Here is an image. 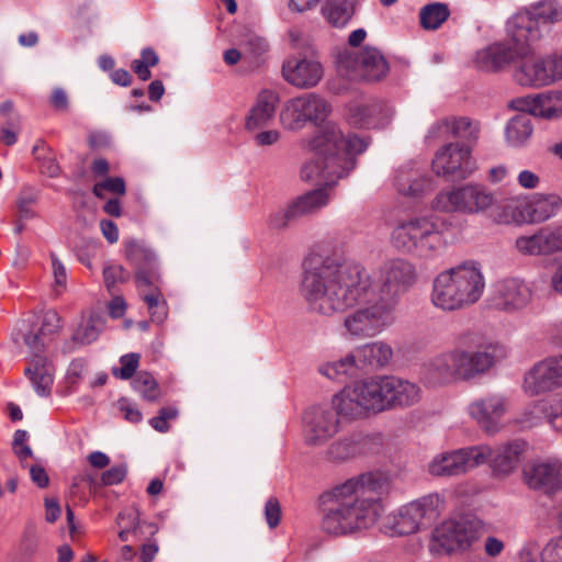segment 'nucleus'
I'll return each mask as SVG.
<instances>
[{
	"mask_svg": "<svg viewBox=\"0 0 562 562\" xmlns=\"http://www.w3.org/2000/svg\"><path fill=\"white\" fill-rule=\"evenodd\" d=\"M562 22V3L559 0H538L525 7L506 23L507 36L516 41H539L543 30Z\"/></svg>",
	"mask_w": 562,
	"mask_h": 562,
	"instance_id": "nucleus-8",
	"label": "nucleus"
},
{
	"mask_svg": "<svg viewBox=\"0 0 562 562\" xmlns=\"http://www.w3.org/2000/svg\"><path fill=\"white\" fill-rule=\"evenodd\" d=\"M137 290L139 296L147 305L151 322L162 324L168 316V304L159 290L158 284Z\"/></svg>",
	"mask_w": 562,
	"mask_h": 562,
	"instance_id": "nucleus-41",
	"label": "nucleus"
},
{
	"mask_svg": "<svg viewBox=\"0 0 562 562\" xmlns=\"http://www.w3.org/2000/svg\"><path fill=\"white\" fill-rule=\"evenodd\" d=\"M126 260L134 268L137 289L158 284L161 280L156 252L142 240L124 243Z\"/></svg>",
	"mask_w": 562,
	"mask_h": 562,
	"instance_id": "nucleus-19",
	"label": "nucleus"
},
{
	"mask_svg": "<svg viewBox=\"0 0 562 562\" xmlns=\"http://www.w3.org/2000/svg\"><path fill=\"white\" fill-rule=\"evenodd\" d=\"M417 280L415 265L408 259L395 257L385 260L379 267L375 279L370 277V285L366 290L395 312L402 296Z\"/></svg>",
	"mask_w": 562,
	"mask_h": 562,
	"instance_id": "nucleus-7",
	"label": "nucleus"
},
{
	"mask_svg": "<svg viewBox=\"0 0 562 562\" xmlns=\"http://www.w3.org/2000/svg\"><path fill=\"white\" fill-rule=\"evenodd\" d=\"M531 42L516 41L508 36L506 42H497L479 50L475 56V66L487 72H496L526 57L530 50Z\"/></svg>",
	"mask_w": 562,
	"mask_h": 562,
	"instance_id": "nucleus-15",
	"label": "nucleus"
},
{
	"mask_svg": "<svg viewBox=\"0 0 562 562\" xmlns=\"http://www.w3.org/2000/svg\"><path fill=\"white\" fill-rule=\"evenodd\" d=\"M37 201V193L32 188H23L18 199V207L20 216L29 220L34 216L32 205Z\"/></svg>",
	"mask_w": 562,
	"mask_h": 562,
	"instance_id": "nucleus-52",
	"label": "nucleus"
},
{
	"mask_svg": "<svg viewBox=\"0 0 562 562\" xmlns=\"http://www.w3.org/2000/svg\"><path fill=\"white\" fill-rule=\"evenodd\" d=\"M541 562H562V537L547 543L541 551Z\"/></svg>",
	"mask_w": 562,
	"mask_h": 562,
	"instance_id": "nucleus-58",
	"label": "nucleus"
},
{
	"mask_svg": "<svg viewBox=\"0 0 562 562\" xmlns=\"http://www.w3.org/2000/svg\"><path fill=\"white\" fill-rule=\"evenodd\" d=\"M340 70H346L351 79L379 81L389 72V64L382 53L371 46L358 53L345 50L338 55Z\"/></svg>",
	"mask_w": 562,
	"mask_h": 562,
	"instance_id": "nucleus-14",
	"label": "nucleus"
},
{
	"mask_svg": "<svg viewBox=\"0 0 562 562\" xmlns=\"http://www.w3.org/2000/svg\"><path fill=\"white\" fill-rule=\"evenodd\" d=\"M49 102L52 106L57 111H68L69 99L67 92L63 88L57 87L53 89Z\"/></svg>",
	"mask_w": 562,
	"mask_h": 562,
	"instance_id": "nucleus-64",
	"label": "nucleus"
},
{
	"mask_svg": "<svg viewBox=\"0 0 562 562\" xmlns=\"http://www.w3.org/2000/svg\"><path fill=\"white\" fill-rule=\"evenodd\" d=\"M323 14L335 27H344L355 14V0H328Z\"/></svg>",
	"mask_w": 562,
	"mask_h": 562,
	"instance_id": "nucleus-43",
	"label": "nucleus"
},
{
	"mask_svg": "<svg viewBox=\"0 0 562 562\" xmlns=\"http://www.w3.org/2000/svg\"><path fill=\"white\" fill-rule=\"evenodd\" d=\"M368 416L383 412L382 378H371L350 384Z\"/></svg>",
	"mask_w": 562,
	"mask_h": 562,
	"instance_id": "nucleus-36",
	"label": "nucleus"
},
{
	"mask_svg": "<svg viewBox=\"0 0 562 562\" xmlns=\"http://www.w3.org/2000/svg\"><path fill=\"white\" fill-rule=\"evenodd\" d=\"M485 289L479 262L467 260L438 273L432 281L431 303L442 311H457L475 304Z\"/></svg>",
	"mask_w": 562,
	"mask_h": 562,
	"instance_id": "nucleus-4",
	"label": "nucleus"
},
{
	"mask_svg": "<svg viewBox=\"0 0 562 562\" xmlns=\"http://www.w3.org/2000/svg\"><path fill=\"white\" fill-rule=\"evenodd\" d=\"M450 16L448 4L431 2L424 5L419 11V22L424 30H438Z\"/></svg>",
	"mask_w": 562,
	"mask_h": 562,
	"instance_id": "nucleus-44",
	"label": "nucleus"
},
{
	"mask_svg": "<svg viewBox=\"0 0 562 562\" xmlns=\"http://www.w3.org/2000/svg\"><path fill=\"white\" fill-rule=\"evenodd\" d=\"M533 297L532 285L520 278H506L494 285L490 299L495 310L514 313L526 308Z\"/></svg>",
	"mask_w": 562,
	"mask_h": 562,
	"instance_id": "nucleus-20",
	"label": "nucleus"
},
{
	"mask_svg": "<svg viewBox=\"0 0 562 562\" xmlns=\"http://www.w3.org/2000/svg\"><path fill=\"white\" fill-rule=\"evenodd\" d=\"M494 221L498 224L529 223L527 201L506 200L497 206Z\"/></svg>",
	"mask_w": 562,
	"mask_h": 562,
	"instance_id": "nucleus-42",
	"label": "nucleus"
},
{
	"mask_svg": "<svg viewBox=\"0 0 562 562\" xmlns=\"http://www.w3.org/2000/svg\"><path fill=\"white\" fill-rule=\"evenodd\" d=\"M519 66L515 70V80L524 87L541 88L548 86L549 76L540 57L530 55V53L519 58Z\"/></svg>",
	"mask_w": 562,
	"mask_h": 562,
	"instance_id": "nucleus-34",
	"label": "nucleus"
},
{
	"mask_svg": "<svg viewBox=\"0 0 562 562\" xmlns=\"http://www.w3.org/2000/svg\"><path fill=\"white\" fill-rule=\"evenodd\" d=\"M130 272L121 265H110L103 269L104 284L109 292H113L117 283H125L130 280Z\"/></svg>",
	"mask_w": 562,
	"mask_h": 562,
	"instance_id": "nucleus-50",
	"label": "nucleus"
},
{
	"mask_svg": "<svg viewBox=\"0 0 562 562\" xmlns=\"http://www.w3.org/2000/svg\"><path fill=\"white\" fill-rule=\"evenodd\" d=\"M382 378L383 412L395 407L416 404L422 397L420 387L413 382L396 376Z\"/></svg>",
	"mask_w": 562,
	"mask_h": 562,
	"instance_id": "nucleus-26",
	"label": "nucleus"
},
{
	"mask_svg": "<svg viewBox=\"0 0 562 562\" xmlns=\"http://www.w3.org/2000/svg\"><path fill=\"white\" fill-rule=\"evenodd\" d=\"M481 522L469 517L442 521L431 532L429 549L434 554L463 552L479 539Z\"/></svg>",
	"mask_w": 562,
	"mask_h": 562,
	"instance_id": "nucleus-10",
	"label": "nucleus"
},
{
	"mask_svg": "<svg viewBox=\"0 0 562 562\" xmlns=\"http://www.w3.org/2000/svg\"><path fill=\"white\" fill-rule=\"evenodd\" d=\"M279 102L280 95L278 92L270 89L261 90L246 116L245 128L255 131L268 125L274 117Z\"/></svg>",
	"mask_w": 562,
	"mask_h": 562,
	"instance_id": "nucleus-30",
	"label": "nucleus"
},
{
	"mask_svg": "<svg viewBox=\"0 0 562 562\" xmlns=\"http://www.w3.org/2000/svg\"><path fill=\"white\" fill-rule=\"evenodd\" d=\"M541 60L549 76L548 86L562 79V55L552 54Z\"/></svg>",
	"mask_w": 562,
	"mask_h": 562,
	"instance_id": "nucleus-57",
	"label": "nucleus"
},
{
	"mask_svg": "<svg viewBox=\"0 0 562 562\" xmlns=\"http://www.w3.org/2000/svg\"><path fill=\"white\" fill-rule=\"evenodd\" d=\"M513 106L519 112H529L546 120L562 117V91H548L513 100Z\"/></svg>",
	"mask_w": 562,
	"mask_h": 562,
	"instance_id": "nucleus-25",
	"label": "nucleus"
},
{
	"mask_svg": "<svg viewBox=\"0 0 562 562\" xmlns=\"http://www.w3.org/2000/svg\"><path fill=\"white\" fill-rule=\"evenodd\" d=\"M442 499L438 494H428L415 499L386 518L384 525L392 536H407L417 532L426 522H430L440 513Z\"/></svg>",
	"mask_w": 562,
	"mask_h": 562,
	"instance_id": "nucleus-11",
	"label": "nucleus"
},
{
	"mask_svg": "<svg viewBox=\"0 0 562 562\" xmlns=\"http://www.w3.org/2000/svg\"><path fill=\"white\" fill-rule=\"evenodd\" d=\"M562 207V198L555 193L535 194L527 201L529 223H541L554 216Z\"/></svg>",
	"mask_w": 562,
	"mask_h": 562,
	"instance_id": "nucleus-38",
	"label": "nucleus"
},
{
	"mask_svg": "<svg viewBox=\"0 0 562 562\" xmlns=\"http://www.w3.org/2000/svg\"><path fill=\"white\" fill-rule=\"evenodd\" d=\"M542 419H546L553 429L562 430V398L553 397L533 404L524 413L520 423L525 427H533Z\"/></svg>",
	"mask_w": 562,
	"mask_h": 562,
	"instance_id": "nucleus-31",
	"label": "nucleus"
},
{
	"mask_svg": "<svg viewBox=\"0 0 562 562\" xmlns=\"http://www.w3.org/2000/svg\"><path fill=\"white\" fill-rule=\"evenodd\" d=\"M393 110L385 103H350L348 105V122L358 128H383L392 120Z\"/></svg>",
	"mask_w": 562,
	"mask_h": 562,
	"instance_id": "nucleus-27",
	"label": "nucleus"
},
{
	"mask_svg": "<svg viewBox=\"0 0 562 562\" xmlns=\"http://www.w3.org/2000/svg\"><path fill=\"white\" fill-rule=\"evenodd\" d=\"M328 202L329 194L326 188L311 190L294 199L285 209L272 213L268 224L273 229H283L296 220L319 211Z\"/></svg>",
	"mask_w": 562,
	"mask_h": 562,
	"instance_id": "nucleus-17",
	"label": "nucleus"
},
{
	"mask_svg": "<svg viewBox=\"0 0 562 562\" xmlns=\"http://www.w3.org/2000/svg\"><path fill=\"white\" fill-rule=\"evenodd\" d=\"M330 113L328 102L316 93H306L288 100L281 112L280 121L284 128L299 131L307 122L318 124Z\"/></svg>",
	"mask_w": 562,
	"mask_h": 562,
	"instance_id": "nucleus-13",
	"label": "nucleus"
},
{
	"mask_svg": "<svg viewBox=\"0 0 562 562\" xmlns=\"http://www.w3.org/2000/svg\"><path fill=\"white\" fill-rule=\"evenodd\" d=\"M397 187L402 194L418 196L430 187V181L423 176L415 178L400 176L397 178Z\"/></svg>",
	"mask_w": 562,
	"mask_h": 562,
	"instance_id": "nucleus-49",
	"label": "nucleus"
},
{
	"mask_svg": "<svg viewBox=\"0 0 562 562\" xmlns=\"http://www.w3.org/2000/svg\"><path fill=\"white\" fill-rule=\"evenodd\" d=\"M341 418L333 406H313L303 416L304 440L313 447L325 445L340 431Z\"/></svg>",
	"mask_w": 562,
	"mask_h": 562,
	"instance_id": "nucleus-16",
	"label": "nucleus"
},
{
	"mask_svg": "<svg viewBox=\"0 0 562 562\" xmlns=\"http://www.w3.org/2000/svg\"><path fill=\"white\" fill-rule=\"evenodd\" d=\"M494 361L491 352L469 351L458 347L430 359L425 366L424 375L427 382L434 385L469 380L488 371Z\"/></svg>",
	"mask_w": 562,
	"mask_h": 562,
	"instance_id": "nucleus-5",
	"label": "nucleus"
},
{
	"mask_svg": "<svg viewBox=\"0 0 562 562\" xmlns=\"http://www.w3.org/2000/svg\"><path fill=\"white\" fill-rule=\"evenodd\" d=\"M45 336L46 335L41 334L40 330L36 334H29L25 336L24 341L29 347L30 351L33 353V358H36L37 356H43V352L45 350L43 337Z\"/></svg>",
	"mask_w": 562,
	"mask_h": 562,
	"instance_id": "nucleus-63",
	"label": "nucleus"
},
{
	"mask_svg": "<svg viewBox=\"0 0 562 562\" xmlns=\"http://www.w3.org/2000/svg\"><path fill=\"white\" fill-rule=\"evenodd\" d=\"M491 456L492 449L486 445L445 451L430 460L427 471L436 477L459 476L484 464Z\"/></svg>",
	"mask_w": 562,
	"mask_h": 562,
	"instance_id": "nucleus-12",
	"label": "nucleus"
},
{
	"mask_svg": "<svg viewBox=\"0 0 562 562\" xmlns=\"http://www.w3.org/2000/svg\"><path fill=\"white\" fill-rule=\"evenodd\" d=\"M368 142L357 135L345 137L335 123L328 122L310 139L308 148L316 158L301 169L304 181H323L334 186L356 167V156L362 154Z\"/></svg>",
	"mask_w": 562,
	"mask_h": 562,
	"instance_id": "nucleus-3",
	"label": "nucleus"
},
{
	"mask_svg": "<svg viewBox=\"0 0 562 562\" xmlns=\"http://www.w3.org/2000/svg\"><path fill=\"white\" fill-rule=\"evenodd\" d=\"M359 369L360 364L353 351L338 360L322 364L318 368V372L329 380L344 382L347 379L356 376Z\"/></svg>",
	"mask_w": 562,
	"mask_h": 562,
	"instance_id": "nucleus-40",
	"label": "nucleus"
},
{
	"mask_svg": "<svg viewBox=\"0 0 562 562\" xmlns=\"http://www.w3.org/2000/svg\"><path fill=\"white\" fill-rule=\"evenodd\" d=\"M432 170L437 176L465 179L475 170L471 158V148L461 143L442 146L432 160Z\"/></svg>",
	"mask_w": 562,
	"mask_h": 562,
	"instance_id": "nucleus-18",
	"label": "nucleus"
},
{
	"mask_svg": "<svg viewBox=\"0 0 562 562\" xmlns=\"http://www.w3.org/2000/svg\"><path fill=\"white\" fill-rule=\"evenodd\" d=\"M562 387V353L537 362L524 378V389L539 395Z\"/></svg>",
	"mask_w": 562,
	"mask_h": 562,
	"instance_id": "nucleus-21",
	"label": "nucleus"
},
{
	"mask_svg": "<svg viewBox=\"0 0 562 562\" xmlns=\"http://www.w3.org/2000/svg\"><path fill=\"white\" fill-rule=\"evenodd\" d=\"M61 328V318L55 311H47L40 328L41 334L53 335Z\"/></svg>",
	"mask_w": 562,
	"mask_h": 562,
	"instance_id": "nucleus-61",
	"label": "nucleus"
},
{
	"mask_svg": "<svg viewBox=\"0 0 562 562\" xmlns=\"http://www.w3.org/2000/svg\"><path fill=\"white\" fill-rule=\"evenodd\" d=\"M104 190L123 195L126 192L125 181L121 177H110L99 183H95L92 192L95 196L101 198Z\"/></svg>",
	"mask_w": 562,
	"mask_h": 562,
	"instance_id": "nucleus-54",
	"label": "nucleus"
},
{
	"mask_svg": "<svg viewBox=\"0 0 562 562\" xmlns=\"http://www.w3.org/2000/svg\"><path fill=\"white\" fill-rule=\"evenodd\" d=\"M178 415L179 412L176 407H162L157 416L149 419V425L159 432H167L170 428L168 422L176 419Z\"/></svg>",
	"mask_w": 562,
	"mask_h": 562,
	"instance_id": "nucleus-53",
	"label": "nucleus"
},
{
	"mask_svg": "<svg viewBox=\"0 0 562 562\" xmlns=\"http://www.w3.org/2000/svg\"><path fill=\"white\" fill-rule=\"evenodd\" d=\"M524 477L529 487L554 493L562 488V462L554 459L532 463L525 468Z\"/></svg>",
	"mask_w": 562,
	"mask_h": 562,
	"instance_id": "nucleus-29",
	"label": "nucleus"
},
{
	"mask_svg": "<svg viewBox=\"0 0 562 562\" xmlns=\"http://www.w3.org/2000/svg\"><path fill=\"white\" fill-rule=\"evenodd\" d=\"M37 395L48 396L54 382V368L44 356L32 358L31 366L24 370Z\"/></svg>",
	"mask_w": 562,
	"mask_h": 562,
	"instance_id": "nucleus-37",
	"label": "nucleus"
},
{
	"mask_svg": "<svg viewBox=\"0 0 562 562\" xmlns=\"http://www.w3.org/2000/svg\"><path fill=\"white\" fill-rule=\"evenodd\" d=\"M515 246L526 256H550L562 251V225L542 226L532 235L518 237Z\"/></svg>",
	"mask_w": 562,
	"mask_h": 562,
	"instance_id": "nucleus-22",
	"label": "nucleus"
},
{
	"mask_svg": "<svg viewBox=\"0 0 562 562\" xmlns=\"http://www.w3.org/2000/svg\"><path fill=\"white\" fill-rule=\"evenodd\" d=\"M282 77L297 89H311L322 80L324 70L319 61L312 58H286L282 64Z\"/></svg>",
	"mask_w": 562,
	"mask_h": 562,
	"instance_id": "nucleus-24",
	"label": "nucleus"
},
{
	"mask_svg": "<svg viewBox=\"0 0 562 562\" xmlns=\"http://www.w3.org/2000/svg\"><path fill=\"white\" fill-rule=\"evenodd\" d=\"M526 442L514 440L496 449H492V456L487 461L492 462L493 471L501 475L510 474L519 464L526 451Z\"/></svg>",
	"mask_w": 562,
	"mask_h": 562,
	"instance_id": "nucleus-32",
	"label": "nucleus"
},
{
	"mask_svg": "<svg viewBox=\"0 0 562 562\" xmlns=\"http://www.w3.org/2000/svg\"><path fill=\"white\" fill-rule=\"evenodd\" d=\"M355 352L360 368L368 367L372 370L387 367L393 358L392 347L383 340H375L359 346L356 348Z\"/></svg>",
	"mask_w": 562,
	"mask_h": 562,
	"instance_id": "nucleus-33",
	"label": "nucleus"
},
{
	"mask_svg": "<svg viewBox=\"0 0 562 562\" xmlns=\"http://www.w3.org/2000/svg\"><path fill=\"white\" fill-rule=\"evenodd\" d=\"M529 112H521L512 117L505 127V138L509 146H524L532 136L533 124Z\"/></svg>",
	"mask_w": 562,
	"mask_h": 562,
	"instance_id": "nucleus-39",
	"label": "nucleus"
},
{
	"mask_svg": "<svg viewBox=\"0 0 562 562\" xmlns=\"http://www.w3.org/2000/svg\"><path fill=\"white\" fill-rule=\"evenodd\" d=\"M453 136L463 138L469 143H476L480 137L481 124L467 116L454 119L451 126Z\"/></svg>",
	"mask_w": 562,
	"mask_h": 562,
	"instance_id": "nucleus-48",
	"label": "nucleus"
},
{
	"mask_svg": "<svg viewBox=\"0 0 562 562\" xmlns=\"http://www.w3.org/2000/svg\"><path fill=\"white\" fill-rule=\"evenodd\" d=\"M104 328V319L97 313L89 316L75 331L72 340L81 345H89L95 341Z\"/></svg>",
	"mask_w": 562,
	"mask_h": 562,
	"instance_id": "nucleus-45",
	"label": "nucleus"
},
{
	"mask_svg": "<svg viewBox=\"0 0 562 562\" xmlns=\"http://www.w3.org/2000/svg\"><path fill=\"white\" fill-rule=\"evenodd\" d=\"M133 389L148 402H155L160 396V390L156 379L146 371H140L132 382Z\"/></svg>",
	"mask_w": 562,
	"mask_h": 562,
	"instance_id": "nucleus-47",
	"label": "nucleus"
},
{
	"mask_svg": "<svg viewBox=\"0 0 562 562\" xmlns=\"http://www.w3.org/2000/svg\"><path fill=\"white\" fill-rule=\"evenodd\" d=\"M331 406L342 422L351 423L368 416L350 384L333 396Z\"/></svg>",
	"mask_w": 562,
	"mask_h": 562,
	"instance_id": "nucleus-35",
	"label": "nucleus"
},
{
	"mask_svg": "<svg viewBox=\"0 0 562 562\" xmlns=\"http://www.w3.org/2000/svg\"><path fill=\"white\" fill-rule=\"evenodd\" d=\"M20 130V119L18 115L9 117L7 122V126L1 130L0 140L7 145L12 146L16 143L18 136L16 133Z\"/></svg>",
	"mask_w": 562,
	"mask_h": 562,
	"instance_id": "nucleus-60",
	"label": "nucleus"
},
{
	"mask_svg": "<svg viewBox=\"0 0 562 562\" xmlns=\"http://www.w3.org/2000/svg\"><path fill=\"white\" fill-rule=\"evenodd\" d=\"M375 490L371 473L360 474L324 492L322 529L331 536L351 535L373 526L380 504L369 494Z\"/></svg>",
	"mask_w": 562,
	"mask_h": 562,
	"instance_id": "nucleus-2",
	"label": "nucleus"
},
{
	"mask_svg": "<svg viewBox=\"0 0 562 562\" xmlns=\"http://www.w3.org/2000/svg\"><path fill=\"white\" fill-rule=\"evenodd\" d=\"M139 355L132 352L120 358V368H113L112 374L122 380H130L136 372L139 364Z\"/></svg>",
	"mask_w": 562,
	"mask_h": 562,
	"instance_id": "nucleus-51",
	"label": "nucleus"
},
{
	"mask_svg": "<svg viewBox=\"0 0 562 562\" xmlns=\"http://www.w3.org/2000/svg\"><path fill=\"white\" fill-rule=\"evenodd\" d=\"M117 525L119 527H124V525H127L130 530L135 535L138 532L143 533L142 529L144 524H142L139 520V513L136 507H131L120 513L117 516Z\"/></svg>",
	"mask_w": 562,
	"mask_h": 562,
	"instance_id": "nucleus-56",
	"label": "nucleus"
},
{
	"mask_svg": "<svg viewBox=\"0 0 562 562\" xmlns=\"http://www.w3.org/2000/svg\"><path fill=\"white\" fill-rule=\"evenodd\" d=\"M265 517L269 528L274 529L281 519V506L276 497H270L265 505Z\"/></svg>",
	"mask_w": 562,
	"mask_h": 562,
	"instance_id": "nucleus-59",
	"label": "nucleus"
},
{
	"mask_svg": "<svg viewBox=\"0 0 562 562\" xmlns=\"http://www.w3.org/2000/svg\"><path fill=\"white\" fill-rule=\"evenodd\" d=\"M495 204V193L484 184L474 182L441 191L432 201V207L437 211L469 215L486 213Z\"/></svg>",
	"mask_w": 562,
	"mask_h": 562,
	"instance_id": "nucleus-9",
	"label": "nucleus"
},
{
	"mask_svg": "<svg viewBox=\"0 0 562 562\" xmlns=\"http://www.w3.org/2000/svg\"><path fill=\"white\" fill-rule=\"evenodd\" d=\"M392 246L401 254L432 259L446 248V240L434 216H415L400 222L391 234Z\"/></svg>",
	"mask_w": 562,
	"mask_h": 562,
	"instance_id": "nucleus-6",
	"label": "nucleus"
},
{
	"mask_svg": "<svg viewBox=\"0 0 562 562\" xmlns=\"http://www.w3.org/2000/svg\"><path fill=\"white\" fill-rule=\"evenodd\" d=\"M159 64V56L151 47H145L140 50V56L131 63L134 74L142 80L147 81L151 78L150 67Z\"/></svg>",
	"mask_w": 562,
	"mask_h": 562,
	"instance_id": "nucleus-46",
	"label": "nucleus"
},
{
	"mask_svg": "<svg viewBox=\"0 0 562 562\" xmlns=\"http://www.w3.org/2000/svg\"><path fill=\"white\" fill-rule=\"evenodd\" d=\"M127 475V465L125 463L115 464L104 471L100 477V486H111L122 483Z\"/></svg>",
	"mask_w": 562,
	"mask_h": 562,
	"instance_id": "nucleus-55",
	"label": "nucleus"
},
{
	"mask_svg": "<svg viewBox=\"0 0 562 562\" xmlns=\"http://www.w3.org/2000/svg\"><path fill=\"white\" fill-rule=\"evenodd\" d=\"M468 412L483 430L494 434L499 430L501 418L506 413V401L502 395H487L472 402Z\"/></svg>",
	"mask_w": 562,
	"mask_h": 562,
	"instance_id": "nucleus-28",
	"label": "nucleus"
},
{
	"mask_svg": "<svg viewBox=\"0 0 562 562\" xmlns=\"http://www.w3.org/2000/svg\"><path fill=\"white\" fill-rule=\"evenodd\" d=\"M378 445L374 436L363 431H352L333 441L326 450V456L329 461L341 463L373 452Z\"/></svg>",
	"mask_w": 562,
	"mask_h": 562,
	"instance_id": "nucleus-23",
	"label": "nucleus"
},
{
	"mask_svg": "<svg viewBox=\"0 0 562 562\" xmlns=\"http://www.w3.org/2000/svg\"><path fill=\"white\" fill-rule=\"evenodd\" d=\"M120 411L123 413L124 418L130 423H139L143 418L140 411L132 404L127 398H121L119 401Z\"/></svg>",
	"mask_w": 562,
	"mask_h": 562,
	"instance_id": "nucleus-62",
	"label": "nucleus"
},
{
	"mask_svg": "<svg viewBox=\"0 0 562 562\" xmlns=\"http://www.w3.org/2000/svg\"><path fill=\"white\" fill-rule=\"evenodd\" d=\"M369 285L370 274L362 265L316 254L305 261L301 293L312 312L325 316L359 305L344 317L342 335L366 339L395 321L394 311L366 290Z\"/></svg>",
	"mask_w": 562,
	"mask_h": 562,
	"instance_id": "nucleus-1",
	"label": "nucleus"
}]
</instances>
